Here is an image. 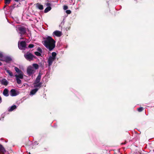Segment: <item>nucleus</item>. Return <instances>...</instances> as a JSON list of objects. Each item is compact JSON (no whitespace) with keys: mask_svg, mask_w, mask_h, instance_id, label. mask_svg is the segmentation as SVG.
Segmentation results:
<instances>
[{"mask_svg":"<svg viewBox=\"0 0 154 154\" xmlns=\"http://www.w3.org/2000/svg\"><path fill=\"white\" fill-rule=\"evenodd\" d=\"M5 3L6 4H9L11 1V0H5Z\"/></svg>","mask_w":154,"mask_h":154,"instance_id":"c85d7f7f","label":"nucleus"},{"mask_svg":"<svg viewBox=\"0 0 154 154\" xmlns=\"http://www.w3.org/2000/svg\"><path fill=\"white\" fill-rule=\"evenodd\" d=\"M3 60V61H5L7 63H9L12 60V59L9 57H7L5 58V60Z\"/></svg>","mask_w":154,"mask_h":154,"instance_id":"dca6fc26","label":"nucleus"},{"mask_svg":"<svg viewBox=\"0 0 154 154\" xmlns=\"http://www.w3.org/2000/svg\"><path fill=\"white\" fill-rule=\"evenodd\" d=\"M38 88H35L32 90L30 92V94L32 95H33L35 94V93L36 92L38 91Z\"/></svg>","mask_w":154,"mask_h":154,"instance_id":"a211bd4d","label":"nucleus"},{"mask_svg":"<svg viewBox=\"0 0 154 154\" xmlns=\"http://www.w3.org/2000/svg\"><path fill=\"white\" fill-rule=\"evenodd\" d=\"M3 55L2 53H0V59H2L3 60Z\"/></svg>","mask_w":154,"mask_h":154,"instance_id":"2f4dec72","label":"nucleus"},{"mask_svg":"<svg viewBox=\"0 0 154 154\" xmlns=\"http://www.w3.org/2000/svg\"><path fill=\"white\" fill-rule=\"evenodd\" d=\"M17 83L18 84H20L21 83V80L18 78H16Z\"/></svg>","mask_w":154,"mask_h":154,"instance_id":"cd10ccee","label":"nucleus"},{"mask_svg":"<svg viewBox=\"0 0 154 154\" xmlns=\"http://www.w3.org/2000/svg\"><path fill=\"white\" fill-rule=\"evenodd\" d=\"M54 60L55 59L54 58L52 57L51 56H50L48 60V65L49 66H50L52 64Z\"/></svg>","mask_w":154,"mask_h":154,"instance_id":"6e6552de","label":"nucleus"},{"mask_svg":"<svg viewBox=\"0 0 154 154\" xmlns=\"http://www.w3.org/2000/svg\"><path fill=\"white\" fill-rule=\"evenodd\" d=\"M68 8V6L66 5H64L63 6V10H67Z\"/></svg>","mask_w":154,"mask_h":154,"instance_id":"473e14b6","label":"nucleus"},{"mask_svg":"<svg viewBox=\"0 0 154 154\" xmlns=\"http://www.w3.org/2000/svg\"><path fill=\"white\" fill-rule=\"evenodd\" d=\"M126 143V141H125V142H124V143H121V144H125Z\"/></svg>","mask_w":154,"mask_h":154,"instance_id":"e433bc0d","label":"nucleus"},{"mask_svg":"<svg viewBox=\"0 0 154 154\" xmlns=\"http://www.w3.org/2000/svg\"><path fill=\"white\" fill-rule=\"evenodd\" d=\"M16 2H18L19 0H14Z\"/></svg>","mask_w":154,"mask_h":154,"instance_id":"58836bf2","label":"nucleus"},{"mask_svg":"<svg viewBox=\"0 0 154 154\" xmlns=\"http://www.w3.org/2000/svg\"><path fill=\"white\" fill-rule=\"evenodd\" d=\"M26 43L25 41L19 42L18 43V48L20 50H23L26 48Z\"/></svg>","mask_w":154,"mask_h":154,"instance_id":"7ed1b4c3","label":"nucleus"},{"mask_svg":"<svg viewBox=\"0 0 154 154\" xmlns=\"http://www.w3.org/2000/svg\"><path fill=\"white\" fill-rule=\"evenodd\" d=\"M55 41L50 36H48L43 43L45 47L50 51L52 50L55 46Z\"/></svg>","mask_w":154,"mask_h":154,"instance_id":"f257e3e1","label":"nucleus"},{"mask_svg":"<svg viewBox=\"0 0 154 154\" xmlns=\"http://www.w3.org/2000/svg\"><path fill=\"white\" fill-rule=\"evenodd\" d=\"M42 83L40 82L37 84H34V87L35 88H40L42 87Z\"/></svg>","mask_w":154,"mask_h":154,"instance_id":"f8f14e48","label":"nucleus"},{"mask_svg":"<svg viewBox=\"0 0 154 154\" xmlns=\"http://www.w3.org/2000/svg\"><path fill=\"white\" fill-rule=\"evenodd\" d=\"M18 29L21 34H24L26 32V29L23 26H20L18 27Z\"/></svg>","mask_w":154,"mask_h":154,"instance_id":"39448f33","label":"nucleus"},{"mask_svg":"<svg viewBox=\"0 0 154 154\" xmlns=\"http://www.w3.org/2000/svg\"><path fill=\"white\" fill-rule=\"evenodd\" d=\"M37 51H38V52H40V53H42V50L40 48H38V49H37Z\"/></svg>","mask_w":154,"mask_h":154,"instance_id":"72a5a7b5","label":"nucleus"},{"mask_svg":"<svg viewBox=\"0 0 154 154\" xmlns=\"http://www.w3.org/2000/svg\"><path fill=\"white\" fill-rule=\"evenodd\" d=\"M33 10H27L26 13L27 15L29 16H30L32 14H35V13H33Z\"/></svg>","mask_w":154,"mask_h":154,"instance_id":"ddd939ff","label":"nucleus"},{"mask_svg":"<svg viewBox=\"0 0 154 154\" xmlns=\"http://www.w3.org/2000/svg\"><path fill=\"white\" fill-rule=\"evenodd\" d=\"M114 154H117L116 153H114Z\"/></svg>","mask_w":154,"mask_h":154,"instance_id":"37998d69","label":"nucleus"},{"mask_svg":"<svg viewBox=\"0 0 154 154\" xmlns=\"http://www.w3.org/2000/svg\"><path fill=\"white\" fill-rule=\"evenodd\" d=\"M45 5L47 7L45 10H51V7L52 6V4L51 2H48L45 3Z\"/></svg>","mask_w":154,"mask_h":154,"instance_id":"0eeeda50","label":"nucleus"},{"mask_svg":"<svg viewBox=\"0 0 154 154\" xmlns=\"http://www.w3.org/2000/svg\"><path fill=\"white\" fill-rule=\"evenodd\" d=\"M57 55V54L55 52H53L52 53V57L54 58V59H55V57Z\"/></svg>","mask_w":154,"mask_h":154,"instance_id":"a878e982","label":"nucleus"},{"mask_svg":"<svg viewBox=\"0 0 154 154\" xmlns=\"http://www.w3.org/2000/svg\"><path fill=\"white\" fill-rule=\"evenodd\" d=\"M2 64V63L1 62H0V66Z\"/></svg>","mask_w":154,"mask_h":154,"instance_id":"a19ab883","label":"nucleus"},{"mask_svg":"<svg viewBox=\"0 0 154 154\" xmlns=\"http://www.w3.org/2000/svg\"><path fill=\"white\" fill-rule=\"evenodd\" d=\"M30 154V152H29V154Z\"/></svg>","mask_w":154,"mask_h":154,"instance_id":"c03bdc74","label":"nucleus"},{"mask_svg":"<svg viewBox=\"0 0 154 154\" xmlns=\"http://www.w3.org/2000/svg\"><path fill=\"white\" fill-rule=\"evenodd\" d=\"M34 144H37H37H38V142L35 141V142H34Z\"/></svg>","mask_w":154,"mask_h":154,"instance_id":"c9c22d12","label":"nucleus"},{"mask_svg":"<svg viewBox=\"0 0 154 154\" xmlns=\"http://www.w3.org/2000/svg\"><path fill=\"white\" fill-rule=\"evenodd\" d=\"M5 152V150L4 148L2 145L0 144V153L4 154Z\"/></svg>","mask_w":154,"mask_h":154,"instance_id":"2eb2a0df","label":"nucleus"},{"mask_svg":"<svg viewBox=\"0 0 154 154\" xmlns=\"http://www.w3.org/2000/svg\"><path fill=\"white\" fill-rule=\"evenodd\" d=\"M10 92L11 95L12 96H16L17 95L16 91L14 89H12L10 91Z\"/></svg>","mask_w":154,"mask_h":154,"instance_id":"9b49d317","label":"nucleus"},{"mask_svg":"<svg viewBox=\"0 0 154 154\" xmlns=\"http://www.w3.org/2000/svg\"><path fill=\"white\" fill-rule=\"evenodd\" d=\"M143 109H144L143 108V107H141L138 108H137V110L139 112H142V111H143Z\"/></svg>","mask_w":154,"mask_h":154,"instance_id":"393cba45","label":"nucleus"},{"mask_svg":"<svg viewBox=\"0 0 154 154\" xmlns=\"http://www.w3.org/2000/svg\"><path fill=\"white\" fill-rule=\"evenodd\" d=\"M17 108V106L15 105H14L12 106L10 109H8L9 112H11L13 110H14V109H16Z\"/></svg>","mask_w":154,"mask_h":154,"instance_id":"aec40b11","label":"nucleus"},{"mask_svg":"<svg viewBox=\"0 0 154 154\" xmlns=\"http://www.w3.org/2000/svg\"><path fill=\"white\" fill-rule=\"evenodd\" d=\"M34 53H35V54L36 55L38 56H41V54L39 52H38V51H36V52H35Z\"/></svg>","mask_w":154,"mask_h":154,"instance_id":"bb28decb","label":"nucleus"},{"mask_svg":"<svg viewBox=\"0 0 154 154\" xmlns=\"http://www.w3.org/2000/svg\"><path fill=\"white\" fill-rule=\"evenodd\" d=\"M27 72L29 76H31L35 72V70L32 67H29L27 69Z\"/></svg>","mask_w":154,"mask_h":154,"instance_id":"20e7f679","label":"nucleus"},{"mask_svg":"<svg viewBox=\"0 0 154 154\" xmlns=\"http://www.w3.org/2000/svg\"><path fill=\"white\" fill-rule=\"evenodd\" d=\"M8 83V82L5 79H3L1 81V84L5 86L7 85Z\"/></svg>","mask_w":154,"mask_h":154,"instance_id":"9d476101","label":"nucleus"},{"mask_svg":"<svg viewBox=\"0 0 154 154\" xmlns=\"http://www.w3.org/2000/svg\"><path fill=\"white\" fill-rule=\"evenodd\" d=\"M15 76L16 77V78H18L19 79H23V75L22 74H21V73H19V74L18 75L17 74H16L15 75Z\"/></svg>","mask_w":154,"mask_h":154,"instance_id":"6ab92c4d","label":"nucleus"},{"mask_svg":"<svg viewBox=\"0 0 154 154\" xmlns=\"http://www.w3.org/2000/svg\"><path fill=\"white\" fill-rule=\"evenodd\" d=\"M34 47V45L32 44H30L28 46V47L30 48H33Z\"/></svg>","mask_w":154,"mask_h":154,"instance_id":"c756f323","label":"nucleus"},{"mask_svg":"<svg viewBox=\"0 0 154 154\" xmlns=\"http://www.w3.org/2000/svg\"><path fill=\"white\" fill-rule=\"evenodd\" d=\"M50 10H44V13H47Z\"/></svg>","mask_w":154,"mask_h":154,"instance_id":"f704fd0d","label":"nucleus"},{"mask_svg":"<svg viewBox=\"0 0 154 154\" xmlns=\"http://www.w3.org/2000/svg\"><path fill=\"white\" fill-rule=\"evenodd\" d=\"M71 10H66V13L67 14H69L71 13Z\"/></svg>","mask_w":154,"mask_h":154,"instance_id":"7c9ffc66","label":"nucleus"},{"mask_svg":"<svg viewBox=\"0 0 154 154\" xmlns=\"http://www.w3.org/2000/svg\"><path fill=\"white\" fill-rule=\"evenodd\" d=\"M25 58L27 60L30 61L33 60V58L35 57V56L30 53H27L26 54L24 55Z\"/></svg>","mask_w":154,"mask_h":154,"instance_id":"f03ea898","label":"nucleus"},{"mask_svg":"<svg viewBox=\"0 0 154 154\" xmlns=\"http://www.w3.org/2000/svg\"><path fill=\"white\" fill-rule=\"evenodd\" d=\"M36 6L37 8L40 10H43V5L39 3H38L36 5Z\"/></svg>","mask_w":154,"mask_h":154,"instance_id":"f3484780","label":"nucleus"},{"mask_svg":"<svg viewBox=\"0 0 154 154\" xmlns=\"http://www.w3.org/2000/svg\"><path fill=\"white\" fill-rule=\"evenodd\" d=\"M42 75V74L40 73H39L38 75L36 78V79L34 83V84H37L40 82L41 78Z\"/></svg>","mask_w":154,"mask_h":154,"instance_id":"423d86ee","label":"nucleus"},{"mask_svg":"<svg viewBox=\"0 0 154 154\" xmlns=\"http://www.w3.org/2000/svg\"><path fill=\"white\" fill-rule=\"evenodd\" d=\"M33 13H35V12H34V11L33 10Z\"/></svg>","mask_w":154,"mask_h":154,"instance_id":"79ce46f5","label":"nucleus"},{"mask_svg":"<svg viewBox=\"0 0 154 154\" xmlns=\"http://www.w3.org/2000/svg\"><path fill=\"white\" fill-rule=\"evenodd\" d=\"M3 94L5 97H8L9 96L8 91L7 88H5L3 91Z\"/></svg>","mask_w":154,"mask_h":154,"instance_id":"4468645a","label":"nucleus"},{"mask_svg":"<svg viewBox=\"0 0 154 154\" xmlns=\"http://www.w3.org/2000/svg\"><path fill=\"white\" fill-rule=\"evenodd\" d=\"M0 60L2 61V60H3L2 59H0Z\"/></svg>","mask_w":154,"mask_h":154,"instance_id":"ea45409f","label":"nucleus"},{"mask_svg":"<svg viewBox=\"0 0 154 154\" xmlns=\"http://www.w3.org/2000/svg\"><path fill=\"white\" fill-rule=\"evenodd\" d=\"M39 66L42 68L44 67V62L43 61L39 63Z\"/></svg>","mask_w":154,"mask_h":154,"instance_id":"5701e85b","label":"nucleus"},{"mask_svg":"<svg viewBox=\"0 0 154 154\" xmlns=\"http://www.w3.org/2000/svg\"><path fill=\"white\" fill-rule=\"evenodd\" d=\"M6 72L9 74V75L11 77L13 76V75L12 73V72L10 71V70L8 69H6Z\"/></svg>","mask_w":154,"mask_h":154,"instance_id":"412c9836","label":"nucleus"},{"mask_svg":"<svg viewBox=\"0 0 154 154\" xmlns=\"http://www.w3.org/2000/svg\"><path fill=\"white\" fill-rule=\"evenodd\" d=\"M53 34L56 36L58 37L61 36L62 35V32L58 30L55 31L53 32Z\"/></svg>","mask_w":154,"mask_h":154,"instance_id":"1a4fd4ad","label":"nucleus"},{"mask_svg":"<svg viewBox=\"0 0 154 154\" xmlns=\"http://www.w3.org/2000/svg\"><path fill=\"white\" fill-rule=\"evenodd\" d=\"M32 66L36 69H38L39 67L38 65L36 63L33 64Z\"/></svg>","mask_w":154,"mask_h":154,"instance_id":"b1692460","label":"nucleus"},{"mask_svg":"<svg viewBox=\"0 0 154 154\" xmlns=\"http://www.w3.org/2000/svg\"><path fill=\"white\" fill-rule=\"evenodd\" d=\"M44 151H47V149L46 148H44Z\"/></svg>","mask_w":154,"mask_h":154,"instance_id":"4c0bfd02","label":"nucleus"},{"mask_svg":"<svg viewBox=\"0 0 154 154\" xmlns=\"http://www.w3.org/2000/svg\"><path fill=\"white\" fill-rule=\"evenodd\" d=\"M14 69L16 72L18 73L22 72V71L17 67H15L14 68Z\"/></svg>","mask_w":154,"mask_h":154,"instance_id":"4be33fe9","label":"nucleus"}]
</instances>
